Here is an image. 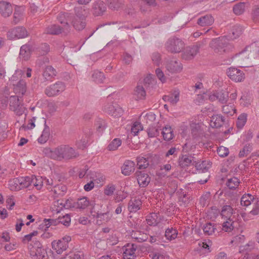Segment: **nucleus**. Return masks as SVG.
<instances>
[{
	"label": "nucleus",
	"instance_id": "nucleus-3",
	"mask_svg": "<svg viewBox=\"0 0 259 259\" xmlns=\"http://www.w3.org/2000/svg\"><path fill=\"white\" fill-rule=\"evenodd\" d=\"M74 12L75 15L71 17V23L76 30L80 31L86 26V12L82 7H75Z\"/></svg>",
	"mask_w": 259,
	"mask_h": 259
},
{
	"label": "nucleus",
	"instance_id": "nucleus-32",
	"mask_svg": "<svg viewBox=\"0 0 259 259\" xmlns=\"http://www.w3.org/2000/svg\"><path fill=\"white\" fill-rule=\"evenodd\" d=\"M31 48L27 45H25L21 47L20 51V57L24 60H27L30 56Z\"/></svg>",
	"mask_w": 259,
	"mask_h": 259
},
{
	"label": "nucleus",
	"instance_id": "nucleus-21",
	"mask_svg": "<svg viewBox=\"0 0 259 259\" xmlns=\"http://www.w3.org/2000/svg\"><path fill=\"white\" fill-rule=\"evenodd\" d=\"M45 32L47 34L52 35H58L59 34H63L67 35L68 33H65L63 31V28L60 25L56 24H53L47 27L45 30Z\"/></svg>",
	"mask_w": 259,
	"mask_h": 259
},
{
	"label": "nucleus",
	"instance_id": "nucleus-60",
	"mask_svg": "<svg viewBox=\"0 0 259 259\" xmlns=\"http://www.w3.org/2000/svg\"><path fill=\"white\" fill-rule=\"evenodd\" d=\"M252 19L255 23H259V7L258 6H254L251 12Z\"/></svg>",
	"mask_w": 259,
	"mask_h": 259
},
{
	"label": "nucleus",
	"instance_id": "nucleus-9",
	"mask_svg": "<svg viewBox=\"0 0 259 259\" xmlns=\"http://www.w3.org/2000/svg\"><path fill=\"white\" fill-rule=\"evenodd\" d=\"M71 219L70 215L65 213L62 216H59L56 219H45L44 222L46 223L48 222L46 225L47 228H49L51 225H56L58 224L61 223L65 226H69L70 224Z\"/></svg>",
	"mask_w": 259,
	"mask_h": 259
},
{
	"label": "nucleus",
	"instance_id": "nucleus-11",
	"mask_svg": "<svg viewBox=\"0 0 259 259\" xmlns=\"http://www.w3.org/2000/svg\"><path fill=\"white\" fill-rule=\"evenodd\" d=\"M199 51V47L197 45L187 47L183 52L182 57L185 60H192L198 53Z\"/></svg>",
	"mask_w": 259,
	"mask_h": 259
},
{
	"label": "nucleus",
	"instance_id": "nucleus-17",
	"mask_svg": "<svg viewBox=\"0 0 259 259\" xmlns=\"http://www.w3.org/2000/svg\"><path fill=\"white\" fill-rule=\"evenodd\" d=\"M135 174L140 187H145L150 183L151 178L147 174L144 173L141 171H137Z\"/></svg>",
	"mask_w": 259,
	"mask_h": 259
},
{
	"label": "nucleus",
	"instance_id": "nucleus-53",
	"mask_svg": "<svg viewBox=\"0 0 259 259\" xmlns=\"http://www.w3.org/2000/svg\"><path fill=\"white\" fill-rule=\"evenodd\" d=\"M246 4L240 3L235 5L233 7V12L236 15H240L244 13L245 10Z\"/></svg>",
	"mask_w": 259,
	"mask_h": 259
},
{
	"label": "nucleus",
	"instance_id": "nucleus-40",
	"mask_svg": "<svg viewBox=\"0 0 259 259\" xmlns=\"http://www.w3.org/2000/svg\"><path fill=\"white\" fill-rule=\"evenodd\" d=\"M52 191L54 192L55 197L63 196L67 191V188L65 185H58L55 186Z\"/></svg>",
	"mask_w": 259,
	"mask_h": 259
},
{
	"label": "nucleus",
	"instance_id": "nucleus-28",
	"mask_svg": "<svg viewBox=\"0 0 259 259\" xmlns=\"http://www.w3.org/2000/svg\"><path fill=\"white\" fill-rule=\"evenodd\" d=\"M63 200H58L54 203V206L52 208L53 211H55L57 213H60L63 208L67 209L69 207L67 205V201H65L66 203L63 202Z\"/></svg>",
	"mask_w": 259,
	"mask_h": 259
},
{
	"label": "nucleus",
	"instance_id": "nucleus-51",
	"mask_svg": "<svg viewBox=\"0 0 259 259\" xmlns=\"http://www.w3.org/2000/svg\"><path fill=\"white\" fill-rule=\"evenodd\" d=\"M253 200L254 197L251 194H245L241 197L240 203L243 206H248L251 204V201H253Z\"/></svg>",
	"mask_w": 259,
	"mask_h": 259
},
{
	"label": "nucleus",
	"instance_id": "nucleus-34",
	"mask_svg": "<svg viewBox=\"0 0 259 259\" xmlns=\"http://www.w3.org/2000/svg\"><path fill=\"white\" fill-rule=\"evenodd\" d=\"M25 70L18 69L15 71L11 77L9 78V81L13 85L17 83L19 80H22L21 78L24 75Z\"/></svg>",
	"mask_w": 259,
	"mask_h": 259
},
{
	"label": "nucleus",
	"instance_id": "nucleus-58",
	"mask_svg": "<svg viewBox=\"0 0 259 259\" xmlns=\"http://www.w3.org/2000/svg\"><path fill=\"white\" fill-rule=\"evenodd\" d=\"M179 202L181 205L186 206L190 202L188 195L184 192H181L179 193Z\"/></svg>",
	"mask_w": 259,
	"mask_h": 259
},
{
	"label": "nucleus",
	"instance_id": "nucleus-50",
	"mask_svg": "<svg viewBox=\"0 0 259 259\" xmlns=\"http://www.w3.org/2000/svg\"><path fill=\"white\" fill-rule=\"evenodd\" d=\"M121 140L119 138L113 139L108 145L107 149L109 151L116 150L121 145Z\"/></svg>",
	"mask_w": 259,
	"mask_h": 259
},
{
	"label": "nucleus",
	"instance_id": "nucleus-52",
	"mask_svg": "<svg viewBox=\"0 0 259 259\" xmlns=\"http://www.w3.org/2000/svg\"><path fill=\"white\" fill-rule=\"evenodd\" d=\"M239 183V179L237 178L233 177L228 180L226 185L230 189L234 190L238 187Z\"/></svg>",
	"mask_w": 259,
	"mask_h": 259
},
{
	"label": "nucleus",
	"instance_id": "nucleus-1",
	"mask_svg": "<svg viewBox=\"0 0 259 259\" xmlns=\"http://www.w3.org/2000/svg\"><path fill=\"white\" fill-rule=\"evenodd\" d=\"M43 153L46 156L58 160L71 159L76 157L78 155L74 149L66 145H60L53 149L46 148L44 149Z\"/></svg>",
	"mask_w": 259,
	"mask_h": 259
},
{
	"label": "nucleus",
	"instance_id": "nucleus-63",
	"mask_svg": "<svg viewBox=\"0 0 259 259\" xmlns=\"http://www.w3.org/2000/svg\"><path fill=\"white\" fill-rule=\"evenodd\" d=\"M143 130V126L140 122H135L132 126L131 132L134 135H137L140 131Z\"/></svg>",
	"mask_w": 259,
	"mask_h": 259
},
{
	"label": "nucleus",
	"instance_id": "nucleus-37",
	"mask_svg": "<svg viewBox=\"0 0 259 259\" xmlns=\"http://www.w3.org/2000/svg\"><path fill=\"white\" fill-rule=\"evenodd\" d=\"M42 75L46 80H49L56 75V71L51 66H48L46 67Z\"/></svg>",
	"mask_w": 259,
	"mask_h": 259
},
{
	"label": "nucleus",
	"instance_id": "nucleus-43",
	"mask_svg": "<svg viewBox=\"0 0 259 259\" xmlns=\"http://www.w3.org/2000/svg\"><path fill=\"white\" fill-rule=\"evenodd\" d=\"M89 201L86 197H82L78 199L77 202L74 204V207L77 208L84 209L89 206Z\"/></svg>",
	"mask_w": 259,
	"mask_h": 259
},
{
	"label": "nucleus",
	"instance_id": "nucleus-7",
	"mask_svg": "<svg viewBox=\"0 0 259 259\" xmlns=\"http://www.w3.org/2000/svg\"><path fill=\"white\" fill-rule=\"evenodd\" d=\"M69 236H66L58 240H54L52 242V247L58 254H60L68 247V243L71 241Z\"/></svg>",
	"mask_w": 259,
	"mask_h": 259
},
{
	"label": "nucleus",
	"instance_id": "nucleus-15",
	"mask_svg": "<svg viewBox=\"0 0 259 259\" xmlns=\"http://www.w3.org/2000/svg\"><path fill=\"white\" fill-rule=\"evenodd\" d=\"M166 68L169 72L177 73L182 71L183 66L180 62L175 60H171L167 62Z\"/></svg>",
	"mask_w": 259,
	"mask_h": 259
},
{
	"label": "nucleus",
	"instance_id": "nucleus-13",
	"mask_svg": "<svg viewBox=\"0 0 259 259\" xmlns=\"http://www.w3.org/2000/svg\"><path fill=\"white\" fill-rule=\"evenodd\" d=\"M123 257L124 259H135V252L137 250V245L134 244L128 243L123 248Z\"/></svg>",
	"mask_w": 259,
	"mask_h": 259
},
{
	"label": "nucleus",
	"instance_id": "nucleus-39",
	"mask_svg": "<svg viewBox=\"0 0 259 259\" xmlns=\"http://www.w3.org/2000/svg\"><path fill=\"white\" fill-rule=\"evenodd\" d=\"M93 80L96 83H102L105 79V76L103 72L98 70L94 72L92 76Z\"/></svg>",
	"mask_w": 259,
	"mask_h": 259
},
{
	"label": "nucleus",
	"instance_id": "nucleus-18",
	"mask_svg": "<svg viewBox=\"0 0 259 259\" xmlns=\"http://www.w3.org/2000/svg\"><path fill=\"white\" fill-rule=\"evenodd\" d=\"M249 50H246L245 48L244 51L236 55L235 57H237V61L240 65V66H245L249 61Z\"/></svg>",
	"mask_w": 259,
	"mask_h": 259
},
{
	"label": "nucleus",
	"instance_id": "nucleus-25",
	"mask_svg": "<svg viewBox=\"0 0 259 259\" xmlns=\"http://www.w3.org/2000/svg\"><path fill=\"white\" fill-rule=\"evenodd\" d=\"M193 157L189 155H182L179 158V165L183 168L188 167L192 163Z\"/></svg>",
	"mask_w": 259,
	"mask_h": 259
},
{
	"label": "nucleus",
	"instance_id": "nucleus-5",
	"mask_svg": "<svg viewBox=\"0 0 259 259\" xmlns=\"http://www.w3.org/2000/svg\"><path fill=\"white\" fill-rule=\"evenodd\" d=\"M9 106L10 110L17 116L22 115L26 110L21 97L18 95L10 97Z\"/></svg>",
	"mask_w": 259,
	"mask_h": 259
},
{
	"label": "nucleus",
	"instance_id": "nucleus-16",
	"mask_svg": "<svg viewBox=\"0 0 259 259\" xmlns=\"http://www.w3.org/2000/svg\"><path fill=\"white\" fill-rule=\"evenodd\" d=\"M121 173L125 176H130L135 170V163L130 160H126L121 167Z\"/></svg>",
	"mask_w": 259,
	"mask_h": 259
},
{
	"label": "nucleus",
	"instance_id": "nucleus-54",
	"mask_svg": "<svg viewBox=\"0 0 259 259\" xmlns=\"http://www.w3.org/2000/svg\"><path fill=\"white\" fill-rule=\"evenodd\" d=\"M62 259H83V255L80 252H70Z\"/></svg>",
	"mask_w": 259,
	"mask_h": 259
},
{
	"label": "nucleus",
	"instance_id": "nucleus-49",
	"mask_svg": "<svg viewBox=\"0 0 259 259\" xmlns=\"http://www.w3.org/2000/svg\"><path fill=\"white\" fill-rule=\"evenodd\" d=\"M146 221L149 225L155 226L159 221V219L157 213H152L147 217Z\"/></svg>",
	"mask_w": 259,
	"mask_h": 259
},
{
	"label": "nucleus",
	"instance_id": "nucleus-14",
	"mask_svg": "<svg viewBox=\"0 0 259 259\" xmlns=\"http://www.w3.org/2000/svg\"><path fill=\"white\" fill-rule=\"evenodd\" d=\"M227 73L232 80L236 82H240L244 78V74L240 70L235 68H229Z\"/></svg>",
	"mask_w": 259,
	"mask_h": 259
},
{
	"label": "nucleus",
	"instance_id": "nucleus-19",
	"mask_svg": "<svg viewBox=\"0 0 259 259\" xmlns=\"http://www.w3.org/2000/svg\"><path fill=\"white\" fill-rule=\"evenodd\" d=\"M13 12L11 4L7 2H0V13L4 17L10 16Z\"/></svg>",
	"mask_w": 259,
	"mask_h": 259
},
{
	"label": "nucleus",
	"instance_id": "nucleus-4",
	"mask_svg": "<svg viewBox=\"0 0 259 259\" xmlns=\"http://www.w3.org/2000/svg\"><path fill=\"white\" fill-rule=\"evenodd\" d=\"M30 255L33 259H48V254L39 241H33L28 246Z\"/></svg>",
	"mask_w": 259,
	"mask_h": 259
},
{
	"label": "nucleus",
	"instance_id": "nucleus-24",
	"mask_svg": "<svg viewBox=\"0 0 259 259\" xmlns=\"http://www.w3.org/2000/svg\"><path fill=\"white\" fill-rule=\"evenodd\" d=\"M131 236L135 241L138 242H143L148 238L146 233L140 231H133L131 233Z\"/></svg>",
	"mask_w": 259,
	"mask_h": 259
},
{
	"label": "nucleus",
	"instance_id": "nucleus-46",
	"mask_svg": "<svg viewBox=\"0 0 259 259\" xmlns=\"http://www.w3.org/2000/svg\"><path fill=\"white\" fill-rule=\"evenodd\" d=\"M162 99L165 102H168L172 105H175L179 100V93L175 92L174 97L172 95H165Z\"/></svg>",
	"mask_w": 259,
	"mask_h": 259
},
{
	"label": "nucleus",
	"instance_id": "nucleus-41",
	"mask_svg": "<svg viewBox=\"0 0 259 259\" xmlns=\"http://www.w3.org/2000/svg\"><path fill=\"white\" fill-rule=\"evenodd\" d=\"M178 231L173 228H167L165 232V236L168 240H172L177 237Z\"/></svg>",
	"mask_w": 259,
	"mask_h": 259
},
{
	"label": "nucleus",
	"instance_id": "nucleus-55",
	"mask_svg": "<svg viewBox=\"0 0 259 259\" xmlns=\"http://www.w3.org/2000/svg\"><path fill=\"white\" fill-rule=\"evenodd\" d=\"M247 120V114L243 113L240 115L236 121V125L238 128H242L245 125Z\"/></svg>",
	"mask_w": 259,
	"mask_h": 259
},
{
	"label": "nucleus",
	"instance_id": "nucleus-26",
	"mask_svg": "<svg viewBox=\"0 0 259 259\" xmlns=\"http://www.w3.org/2000/svg\"><path fill=\"white\" fill-rule=\"evenodd\" d=\"M213 22L214 19L210 15L201 17L197 20V24L202 27L210 26Z\"/></svg>",
	"mask_w": 259,
	"mask_h": 259
},
{
	"label": "nucleus",
	"instance_id": "nucleus-61",
	"mask_svg": "<svg viewBox=\"0 0 259 259\" xmlns=\"http://www.w3.org/2000/svg\"><path fill=\"white\" fill-rule=\"evenodd\" d=\"M252 151V146L250 144L246 145L242 150H241L239 153V156L240 157H243L247 156Z\"/></svg>",
	"mask_w": 259,
	"mask_h": 259
},
{
	"label": "nucleus",
	"instance_id": "nucleus-30",
	"mask_svg": "<svg viewBox=\"0 0 259 259\" xmlns=\"http://www.w3.org/2000/svg\"><path fill=\"white\" fill-rule=\"evenodd\" d=\"M142 202L139 199L131 200L128 203V209L131 212H135L140 209Z\"/></svg>",
	"mask_w": 259,
	"mask_h": 259
},
{
	"label": "nucleus",
	"instance_id": "nucleus-56",
	"mask_svg": "<svg viewBox=\"0 0 259 259\" xmlns=\"http://www.w3.org/2000/svg\"><path fill=\"white\" fill-rule=\"evenodd\" d=\"M160 131L157 127L152 125L147 129V132L149 137L153 138L158 136Z\"/></svg>",
	"mask_w": 259,
	"mask_h": 259
},
{
	"label": "nucleus",
	"instance_id": "nucleus-10",
	"mask_svg": "<svg viewBox=\"0 0 259 259\" xmlns=\"http://www.w3.org/2000/svg\"><path fill=\"white\" fill-rule=\"evenodd\" d=\"M27 35V31L26 28L23 27H17L9 31L7 34L8 37L11 39L15 38H24Z\"/></svg>",
	"mask_w": 259,
	"mask_h": 259
},
{
	"label": "nucleus",
	"instance_id": "nucleus-12",
	"mask_svg": "<svg viewBox=\"0 0 259 259\" xmlns=\"http://www.w3.org/2000/svg\"><path fill=\"white\" fill-rule=\"evenodd\" d=\"M104 111L114 117H119L122 114V108L117 104H107L104 107Z\"/></svg>",
	"mask_w": 259,
	"mask_h": 259
},
{
	"label": "nucleus",
	"instance_id": "nucleus-29",
	"mask_svg": "<svg viewBox=\"0 0 259 259\" xmlns=\"http://www.w3.org/2000/svg\"><path fill=\"white\" fill-rule=\"evenodd\" d=\"M225 122V118L221 115L212 116L211 119V126L212 127L219 128L222 126Z\"/></svg>",
	"mask_w": 259,
	"mask_h": 259
},
{
	"label": "nucleus",
	"instance_id": "nucleus-47",
	"mask_svg": "<svg viewBox=\"0 0 259 259\" xmlns=\"http://www.w3.org/2000/svg\"><path fill=\"white\" fill-rule=\"evenodd\" d=\"M19 178H14L9 182L10 188L12 191H19L21 190Z\"/></svg>",
	"mask_w": 259,
	"mask_h": 259
},
{
	"label": "nucleus",
	"instance_id": "nucleus-62",
	"mask_svg": "<svg viewBox=\"0 0 259 259\" xmlns=\"http://www.w3.org/2000/svg\"><path fill=\"white\" fill-rule=\"evenodd\" d=\"M96 129L99 132L103 131L106 127V123L104 120L99 118L95 123Z\"/></svg>",
	"mask_w": 259,
	"mask_h": 259
},
{
	"label": "nucleus",
	"instance_id": "nucleus-38",
	"mask_svg": "<svg viewBox=\"0 0 259 259\" xmlns=\"http://www.w3.org/2000/svg\"><path fill=\"white\" fill-rule=\"evenodd\" d=\"M234 213V210L230 205H224L222 209L221 214L226 220L232 219L231 218Z\"/></svg>",
	"mask_w": 259,
	"mask_h": 259
},
{
	"label": "nucleus",
	"instance_id": "nucleus-31",
	"mask_svg": "<svg viewBox=\"0 0 259 259\" xmlns=\"http://www.w3.org/2000/svg\"><path fill=\"white\" fill-rule=\"evenodd\" d=\"M236 224L232 219L226 220L222 225V230L226 232H230L235 229V224Z\"/></svg>",
	"mask_w": 259,
	"mask_h": 259
},
{
	"label": "nucleus",
	"instance_id": "nucleus-33",
	"mask_svg": "<svg viewBox=\"0 0 259 259\" xmlns=\"http://www.w3.org/2000/svg\"><path fill=\"white\" fill-rule=\"evenodd\" d=\"M21 189L26 188L30 186L34 181H37L36 177L30 178L29 177L19 178Z\"/></svg>",
	"mask_w": 259,
	"mask_h": 259
},
{
	"label": "nucleus",
	"instance_id": "nucleus-57",
	"mask_svg": "<svg viewBox=\"0 0 259 259\" xmlns=\"http://www.w3.org/2000/svg\"><path fill=\"white\" fill-rule=\"evenodd\" d=\"M228 97L229 96L227 92H219L217 93V100L222 104L227 103Z\"/></svg>",
	"mask_w": 259,
	"mask_h": 259
},
{
	"label": "nucleus",
	"instance_id": "nucleus-45",
	"mask_svg": "<svg viewBox=\"0 0 259 259\" xmlns=\"http://www.w3.org/2000/svg\"><path fill=\"white\" fill-rule=\"evenodd\" d=\"M23 10L20 7L16 8L15 9L13 22L15 24L18 23L23 18Z\"/></svg>",
	"mask_w": 259,
	"mask_h": 259
},
{
	"label": "nucleus",
	"instance_id": "nucleus-6",
	"mask_svg": "<svg viewBox=\"0 0 259 259\" xmlns=\"http://www.w3.org/2000/svg\"><path fill=\"white\" fill-rule=\"evenodd\" d=\"M185 46L182 39L176 37H171L165 44V48L168 52L171 53H178L184 49Z\"/></svg>",
	"mask_w": 259,
	"mask_h": 259
},
{
	"label": "nucleus",
	"instance_id": "nucleus-35",
	"mask_svg": "<svg viewBox=\"0 0 259 259\" xmlns=\"http://www.w3.org/2000/svg\"><path fill=\"white\" fill-rule=\"evenodd\" d=\"M146 91L142 85L138 84L134 91V96L137 100H142L145 99Z\"/></svg>",
	"mask_w": 259,
	"mask_h": 259
},
{
	"label": "nucleus",
	"instance_id": "nucleus-8",
	"mask_svg": "<svg viewBox=\"0 0 259 259\" xmlns=\"http://www.w3.org/2000/svg\"><path fill=\"white\" fill-rule=\"evenodd\" d=\"M65 89L64 83L61 81H58L48 87L45 90V94L48 97H53L63 92Z\"/></svg>",
	"mask_w": 259,
	"mask_h": 259
},
{
	"label": "nucleus",
	"instance_id": "nucleus-44",
	"mask_svg": "<svg viewBox=\"0 0 259 259\" xmlns=\"http://www.w3.org/2000/svg\"><path fill=\"white\" fill-rule=\"evenodd\" d=\"M137 162L138 168L140 169H145L149 165L148 159L143 156L137 157Z\"/></svg>",
	"mask_w": 259,
	"mask_h": 259
},
{
	"label": "nucleus",
	"instance_id": "nucleus-22",
	"mask_svg": "<svg viewBox=\"0 0 259 259\" xmlns=\"http://www.w3.org/2000/svg\"><path fill=\"white\" fill-rule=\"evenodd\" d=\"M93 9L94 10V14L96 16H100L105 12L106 5L103 1H98L94 4Z\"/></svg>",
	"mask_w": 259,
	"mask_h": 259
},
{
	"label": "nucleus",
	"instance_id": "nucleus-42",
	"mask_svg": "<svg viewBox=\"0 0 259 259\" xmlns=\"http://www.w3.org/2000/svg\"><path fill=\"white\" fill-rule=\"evenodd\" d=\"M161 133L164 140L169 141L174 137L173 131L170 126H165Z\"/></svg>",
	"mask_w": 259,
	"mask_h": 259
},
{
	"label": "nucleus",
	"instance_id": "nucleus-36",
	"mask_svg": "<svg viewBox=\"0 0 259 259\" xmlns=\"http://www.w3.org/2000/svg\"><path fill=\"white\" fill-rule=\"evenodd\" d=\"M217 225L211 223H207L203 228V232L205 235H210L214 234L215 232L219 233L217 229Z\"/></svg>",
	"mask_w": 259,
	"mask_h": 259
},
{
	"label": "nucleus",
	"instance_id": "nucleus-27",
	"mask_svg": "<svg viewBox=\"0 0 259 259\" xmlns=\"http://www.w3.org/2000/svg\"><path fill=\"white\" fill-rule=\"evenodd\" d=\"M45 128L40 137L38 139V142L41 144L46 143L49 139L50 135V127L46 124V120L42 118Z\"/></svg>",
	"mask_w": 259,
	"mask_h": 259
},
{
	"label": "nucleus",
	"instance_id": "nucleus-59",
	"mask_svg": "<svg viewBox=\"0 0 259 259\" xmlns=\"http://www.w3.org/2000/svg\"><path fill=\"white\" fill-rule=\"evenodd\" d=\"M246 49L249 50L250 52H252L254 55H259V42H254L250 46L246 47Z\"/></svg>",
	"mask_w": 259,
	"mask_h": 259
},
{
	"label": "nucleus",
	"instance_id": "nucleus-48",
	"mask_svg": "<svg viewBox=\"0 0 259 259\" xmlns=\"http://www.w3.org/2000/svg\"><path fill=\"white\" fill-rule=\"evenodd\" d=\"M109 9L117 10L121 6V0H106Z\"/></svg>",
	"mask_w": 259,
	"mask_h": 259
},
{
	"label": "nucleus",
	"instance_id": "nucleus-20",
	"mask_svg": "<svg viewBox=\"0 0 259 259\" xmlns=\"http://www.w3.org/2000/svg\"><path fill=\"white\" fill-rule=\"evenodd\" d=\"M67 15L65 13H60L57 16V20L62 25L61 26L63 28V31L65 33H69L70 30V26L68 23Z\"/></svg>",
	"mask_w": 259,
	"mask_h": 259
},
{
	"label": "nucleus",
	"instance_id": "nucleus-2",
	"mask_svg": "<svg viewBox=\"0 0 259 259\" xmlns=\"http://www.w3.org/2000/svg\"><path fill=\"white\" fill-rule=\"evenodd\" d=\"M210 48L219 55H225L233 51L234 47L225 37L213 38L209 43Z\"/></svg>",
	"mask_w": 259,
	"mask_h": 259
},
{
	"label": "nucleus",
	"instance_id": "nucleus-64",
	"mask_svg": "<svg viewBox=\"0 0 259 259\" xmlns=\"http://www.w3.org/2000/svg\"><path fill=\"white\" fill-rule=\"evenodd\" d=\"M97 218L98 219V221L101 222H108L110 220V217L109 212H105V213H97Z\"/></svg>",
	"mask_w": 259,
	"mask_h": 259
},
{
	"label": "nucleus",
	"instance_id": "nucleus-23",
	"mask_svg": "<svg viewBox=\"0 0 259 259\" xmlns=\"http://www.w3.org/2000/svg\"><path fill=\"white\" fill-rule=\"evenodd\" d=\"M14 91L16 94L23 96L26 91V84L24 80H20L14 84Z\"/></svg>",
	"mask_w": 259,
	"mask_h": 259
}]
</instances>
